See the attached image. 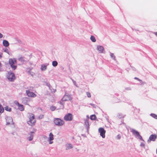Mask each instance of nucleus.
<instances>
[{"label": "nucleus", "instance_id": "nucleus-13", "mask_svg": "<svg viewBox=\"0 0 157 157\" xmlns=\"http://www.w3.org/2000/svg\"><path fill=\"white\" fill-rule=\"evenodd\" d=\"M3 45L6 47L8 46L9 44L8 42L5 40H3Z\"/></svg>", "mask_w": 157, "mask_h": 157}, {"label": "nucleus", "instance_id": "nucleus-24", "mask_svg": "<svg viewBox=\"0 0 157 157\" xmlns=\"http://www.w3.org/2000/svg\"><path fill=\"white\" fill-rule=\"evenodd\" d=\"M151 116L157 119V115L155 114L152 113L151 114Z\"/></svg>", "mask_w": 157, "mask_h": 157}, {"label": "nucleus", "instance_id": "nucleus-11", "mask_svg": "<svg viewBox=\"0 0 157 157\" xmlns=\"http://www.w3.org/2000/svg\"><path fill=\"white\" fill-rule=\"evenodd\" d=\"M53 136V135L52 133H50L49 138L48 140L49 141V144H51L53 143V142L51 141L53 140L54 139Z\"/></svg>", "mask_w": 157, "mask_h": 157}, {"label": "nucleus", "instance_id": "nucleus-27", "mask_svg": "<svg viewBox=\"0 0 157 157\" xmlns=\"http://www.w3.org/2000/svg\"><path fill=\"white\" fill-rule=\"evenodd\" d=\"M56 109V107L54 106H52L51 107H50V109H51L53 111H54V110H55V109Z\"/></svg>", "mask_w": 157, "mask_h": 157}, {"label": "nucleus", "instance_id": "nucleus-29", "mask_svg": "<svg viewBox=\"0 0 157 157\" xmlns=\"http://www.w3.org/2000/svg\"><path fill=\"white\" fill-rule=\"evenodd\" d=\"M137 136L138 137V138H139L140 139V140H143L142 137L140 135V134Z\"/></svg>", "mask_w": 157, "mask_h": 157}, {"label": "nucleus", "instance_id": "nucleus-14", "mask_svg": "<svg viewBox=\"0 0 157 157\" xmlns=\"http://www.w3.org/2000/svg\"><path fill=\"white\" fill-rule=\"evenodd\" d=\"M132 132L133 134L137 136L140 134L139 133L138 131L134 129L132 130Z\"/></svg>", "mask_w": 157, "mask_h": 157}, {"label": "nucleus", "instance_id": "nucleus-19", "mask_svg": "<svg viewBox=\"0 0 157 157\" xmlns=\"http://www.w3.org/2000/svg\"><path fill=\"white\" fill-rule=\"evenodd\" d=\"M96 118V116L95 115H92L90 116V119L92 120H95Z\"/></svg>", "mask_w": 157, "mask_h": 157}, {"label": "nucleus", "instance_id": "nucleus-28", "mask_svg": "<svg viewBox=\"0 0 157 157\" xmlns=\"http://www.w3.org/2000/svg\"><path fill=\"white\" fill-rule=\"evenodd\" d=\"M86 95L88 98H90L91 97V95L90 93L89 92H87L86 93Z\"/></svg>", "mask_w": 157, "mask_h": 157}, {"label": "nucleus", "instance_id": "nucleus-2", "mask_svg": "<svg viewBox=\"0 0 157 157\" xmlns=\"http://www.w3.org/2000/svg\"><path fill=\"white\" fill-rule=\"evenodd\" d=\"M17 60L15 58H10L9 59V63L13 70H15L17 67Z\"/></svg>", "mask_w": 157, "mask_h": 157}, {"label": "nucleus", "instance_id": "nucleus-35", "mask_svg": "<svg viewBox=\"0 0 157 157\" xmlns=\"http://www.w3.org/2000/svg\"><path fill=\"white\" fill-rule=\"evenodd\" d=\"M118 139H120V137H119V138H118Z\"/></svg>", "mask_w": 157, "mask_h": 157}, {"label": "nucleus", "instance_id": "nucleus-20", "mask_svg": "<svg viewBox=\"0 0 157 157\" xmlns=\"http://www.w3.org/2000/svg\"><path fill=\"white\" fill-rule=\"evenodd\" d=\"M90 39L91 41L94 42H95L96 41V40L95 39L94 37L93 36H91Z\"/></svg>", "mask_w": 157, "mask_h": 157}, {"label": "nucleus", "instance_id": "nucleus-1", "mask_svg": "<svg viewBox=\"0 0 157 157\" xmlns=\"http://www.w3.org/2000/svg\"><path fill=\"white\" fill-rule=\"evenodd\" d=\"M27 116L28 118V120L27 121V124L31 126H34L36 122L34 115L32 113H29L28 114Z\"/></svg>", "mask_w": 157, "mask_h": 157}, {"label": "nucleus", "instance_id": "nucleus-15", "mask_svg": "<svg viewBox=\"0 0 157 157\" xmlns=\"http://www.w3.org/2000/svg\"><path fill=\"white\" fill-rule=\"evenodd\" d=\"M72 147H73L71 144H66V149L67 150L71 148Z\"/></svg>", "mask_w": 157, "mask_h": 157}, {"label": "nucleus", "instance_id": "nucleus-6", "mask_svg": "<svg viewBox=\"0 0 157 157\" xmlns=\"http://www.w3.org/2000/svg\"><path fill=\"white\" fill-rule=\"evenodd\" d=\"M26 93L27 95L29 97L35 98L36 96V95L35 94L29 90L26 91Z\"/></svg>", "mask_w": 157, "mask_h": 157}, {"label": "nucleus", "instance_id": "nucleus-18", "mask_svg": "<svg viewBox=\"0 0 157 157\" xmlns=\"http://www.w3.org/2000/svg\"><path fill=\"white\" fill-rule=\"evenodd\" d=\"M4 109L3 107L0 104V115L4 112Z\"/></svg>", "mask_w": 157, "mask_h": 157}, {"label": "nucleus", "instance_id": "nucleus-10", "mask_svg": "<svg viewBox=\"0 0 157 157\" xmlns=\"http://www.w3.org/2000/svg\"><path fill=\"white\" fill-rule=\"evenodd\" d=\"M157 137V136L155 134L151 135L149 137V140L150 141H155Z\"/></svg>", "mask_w": 157, "mask_h": 157}, {"label": "nucleus", "instance_id": "nucleus-16", "mask_svg": "<svg viewBox=\"0 0 157 157\" xmlns=\"http://www.w3.org/2000/svg\"><path fill=\"white\" fill-rule=\"evenodd\" d=\"M33 132H31L30 134V136L28 138V139L29 141H31L33 139Z\"/></svg>", "mask_w": 157, "mask_h": 157}, {"label": "nucleus", "instance_id": "nucleus-21", "mask_svg": "<svg viewBox=\"0 0 157 157\" xmlns=\"http://www.w3.org/2000/svg\"><path fill=\"white\" fill-rule=\"evenodd\" d=\"M47 68V66L44 65H42L41 68L42 71L45 70Z\"/></svg>", "mask_w": 157, "mask_h": 157}, {"label": "nucleus", "instance_id": "nucleus-23", "mask_svg": "<svg viewBox=\"0 0 157 157\" xmlns=\"http://www.w3.org/2000/svg\"><path fill=\"white\" fill-rule=\"evenodd\" d=\"M58 63L56 61H54L52 62V65L54 67H56Z\"/></svg>", "mask_w": 157, "mask_h": 157}, {"label": "nucleus", "instance_id": "nucleus-4", "mask_svg": "<svg viewBox=\"0 0 157 157\" xmlns=\"http://www.w3.org/2000/svg\"><path fill=\"white\" fill-rule=\"evenodd\" d=\"M7 77L8 79L11 81H13L15 78L14 74L11 72L8 73L7 75Z\"/></svg>", "mask_w": 157, "mask_h": 157}, {"label": "nucleus", "instance_id": "nucleus-17", "mask_svg": "<svg viewBox=\"0 0 157 157\" xmlns=\"http://www.w3.org/2000/svg\"><path fill=\"white\" fill-rule=\"evenodd\" d=\"M5 109L6 110L9 112H10L11 111V108L8 106L5 107Z\"/></svg>", "mask_w": 157, "mask_h": 157}, {"label": "nucleus", "instance_id": "nucleus-33", "mask_svg": "<svg viewBox=\"0 0 157 157\" xmlns=\"http://www.w3.org/2000/svg\"><path fill=\"white\" fill-rule=\"evenodd\" d=\"M2 57V55L0 54V58H1Z\"/></svg>", "mask_w": 157, "mask_h": 157}, {"label": "nucleus", "instance_id": "nucleus-31", "mask_svg": "<svg viewBox=\"0 0 157 157\" xmlns=\"http://www.w3.org/2000/svg\"><path fill=\"white\" fill-rule=\"evenodd\" d=\"M3 35L1 33H0V38H1L3 37Z\"/></svg>", "mask_w": 157, "mask_h": 157}, {"label": "nucleus", "instance_id": "nucleus-30", "mask_svg": "<svg viewBox=\"0 0 157 157\" xmlns=\"http://www.w3.org/2000/svg\"><path fill=\"white\" fill-rule=\"evenodd\" d=\"M10 122H7V124H10V123H12V122L13 121V120H12V118H10Z\"/></svg>", "mask_w": 157, "mask_h": 157}, {"label": "nucleus", "instance_id": "nucleus-22", "mask_svg": "<svg viewBox=\"0 0 157 157\" xmlns=\"http://www.w3.org/2000/svg\"><path fill=\"white\" fill-rule=\"evenodd\" d=\"M18 60L21 62H24L25 61L24 58L23 57H20L18 59Z\"/></svg>", "mask_w": 157, "mask_h": 157}, {"label": "nucleus", "instance_id": "nucleus-12", "mask_svg": "<svg viewBox=\"0 0 157 157\" xmlns=\"http://www.w3.org/2000/svg\"><path fill=\"white\" fill-rule=\"evenodd\" d=\"M97 48L99 52L101 53L104 50V48L102 46H98Z\"/></svg>", "mask_w": 157, "mask_h": 157}, {"label": "nucleus", "instance_id": "nucleus-3", "mask_svg": "<svg viewBox=\"0 0 157 157\" xmlns=\"http://www.w3.org/2000/svg\"><path fill=\"white\" fill-rule=\"evenodd\" d=\"M54 122L57 125L61 126L63 125L64 123V121L59 118H56L54 119Z\"/></svg>", "mask_w": 157, "mask_h": 157}, {"label": "nucleus", "instance_id": "nucleus-25", "mask_svg": "<svg viewBox=\"0 0 157 157\" xmlns=\"http://www.w3.org/2000/svg\"><path fill=\"white\" fill-rule=\"evenodd\" d=\"M134 79L138 80V81H139L140 82H142V83L143 84H144V83H145L144 82H143L140 79H139V78H137L135 77L134 78Z\"/></svg>", "mask_w": 157, "mask_h": 157}, {"label": "nucleus", "instance_id": "nucleus-5", "mask_svg": "<svg viewBox=\"0 0 157 157\" xmlns=\"http://www.w3.org/2000/svg\"><path fill=\"white\" fill-rule=\"evenodd\" d=\"M73 116L70 113H68L66 114L64 117V119L66 121H71L73 120Z\"/></svg>", "mask_w": 157, "mask_h": 157}, {"label": "nucleus", "instance_id": "nucleus-26", "mask_svg": "<svg viewBox=\"0 0 157 157\" xmlns=\"http://www.w3.org/2000/svg\"><path fill=\"white\" fill-rule=\"evenodd\" d=\"M111 57V58L115 60V56L114 55V54L113 53H111L110 55Z\"/></svg>", "mask_w": 157, "mask_h": 157}, {"label": "nucleus", "instance_id": "nucleus-7", "mask_svg": "<svg viewBox=\"0 0 157 157\" xmlns=\"http://www.w3.org/2000/svg\"><path fill=\"white\" fill-rule=\"evenodd\" d=\"M14 103L18 107V109L21 111H23L24 110V107L22 105L20 104L17 101H14Z\"/></svg>", "mask_w": 157, "mask_h": 157}, {"label": "nucleus", "instance_id": "nucleus-9", "mask_svg": "<svg viewBox=\"0 0 157 157\" xmlns=\"http://www.w3.org/2000/svg\"><path fill=\"white\" fill-rule=\"evenodd\" d=\"M72 100V97L70 96L67 95H65L62 99V101H71Z\"/></svg>", "mask_w": 157, "mask_h": 157}, {"label": "nucleus", "instance_id": "nucleus-32", "mask_svg": "<svg viewBox=\"0 0 157 157\" xmlns=\"http://www.w3.org/2000/svg\"><path fill=\"white\" fill-rule=\"evenodd\" d=\"M154 33L157 36V32H154Z\"/></svg>", "mask_w": 157, "mask_h": 157}, {"label": "nucleus", "instance_id": "nucleus-8", "mask_svg": "<svg viewBox=\"0 0 157 157\" xmlns=\"http://www.w3.org/2000/svg\"><path fill=\"white\" fill-rule=\"evenodd\" d=\"M98 131L100 133V135L102 138H104L105 137V131L104 130V129L103 128H101L99 129Z\"/></svg>", "mask_w": 157, "mask_h": 157}, {"label": "nucleus", "instance_id": "nucleus-34", "mask_svg": "<svg viewBox=\"0 0 157 157\" xmlns=\"http://www.w3.org/2000/svg\"><path fill=\"white\" fill-rule=\"evenodd\" d=\"M87 123H88V121H87Z\"/></svg>", "mask_w": 157, "mask_h": 157}]
</instances>
